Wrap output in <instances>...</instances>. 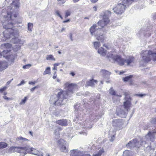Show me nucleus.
Returning a JSON list of instances; mask_svg holds the SVG:
<instances>
[{"label": "nucleus", "instance_id": "obj_49", "mask_svg": "<svg viewBox=\"0 0 156 156\" xmlns=\"http://www.w3.org/2000/svg\"><path fill=\"white\" fill-rule=\"evenodd\" d=\"M98 0H91V2L93 3L96 2Z\"/></svg>", "mask_w": 156, "mask_h": 156}, {"label": "nucleus", "instance_id": "obj_16", "mask_svg": "<svg viewBox=\"0 0 156 156\" xmlns=\"http://www.w3.org/2000/svg\"><path fill=\"white\" fill-rule=\"evenodd\" d=\"M97 81L94 80L93 79L90 80L89 81L87 82L86 84L87 86L93 87L95 83H97Z\"/></svg>", "mask_w": 156, "mask_h": 156}, {"label": "nucleus", "instance_id": "obj_11", "mask_svg": "<svg viewBox=\"0 0 156 156\" xmlns=\"http://www.w3.org/2000/svg\"><path fill=\"white\" fill-rule=\"evenodd\" d=\"M133 77V75H130L129 76L124 77L123 80L125 82L129 81V84L130 85H132L133 84V80L132 79Z\"/></svg>", "mask_w": 156, "mask_h": 156}, {"label": "nucleus", "instance_id": "obj_60", "mask_svg": "<svg viewBox=\"0 0 156 156\" xmlns=\"http://www.w3.org/2000/svg\"><path fill=\"white\" fill-rule=\"evenodd\" d=\"M70 38L71 39V40H73L72 37V35H71L70 36Z\"/></svg>", "mask_w": 156, "mask_h": 156}, {"label": "nucleus", "instance_id": "obj_47", "mask_svg": "<svg viewBox=\"0 0 156 156\" xmlns=\"http://www.w3.org/2000/svg\"><path fill=\"white\" fill-rule=\"evenodd\" d=\"M70 19H67V20H66L63 21V23H65L69 22H70Z\"/></svg>", "mask_w": 156, "mask_h": 156}, {"label": "nucleus", "instance_id": "obj_38", "mask_svg": "<svg viewBox=\"0 0 156 156\" xmlns=\"http://www.w3.org/2000/svg\"><path fill=\"white\" fill-rule=\"evenodd\" d=\"M31 66L30 64H28L23 66V68L24 69H28Z\"/></svg>", "mask_w": 156, "mask_h": 156}, {"label": "nucleus", "instance_id": "obj_39", "mask_svg": "<svg viewBox=\"0 0 156 156\" xmlns=\"http://www.w3.org/2000/svg\"><path fill=\"white\" fill-rule=\"evenodd\" d=\"M7 88V87L6 86H5L3 87L0 89V92H3V91L5 90Z\"/></svg>", "mask_w": 156, "mask_h": 156}, {"label": "nucleus", "instance_id": "obj_10", "mask_svg": "<svg viewBox=\"0 0 156 156\" xmlns=\"http://www.w3.org/2000/svg\"><path fill=\"white\" fill-rule=\"evenodd\" d=\"M68 95H66V91L61 90L60 92L58 93L57 97L58 99H61L62 100L67 98Z\"/></svg>", "mask_w": 156, "mask_h": 156}, {"label": "nucleus", "instance_id": "obj_27", "mask_svg": "<svg viewBox=\"0 0 156 156\" xmlns=\"http://www.w3.org/2000/svg\"><path fill=\"white\" fill-rule=\"evenodd\" d=\"M93 44L94 48L96 49H98L101 45L100 42L97 41L94 42H93Z\"/></svg>", "mask_w": 156, "mask_h": 156}, {"label": "nucleus", "instance_id": "obj_33", "mask_svg": "<svg viewBox=\"0 0 156 156\" xmlns=\"http://www.w3.org/2000/svg\"><path fill=\"white\" fill-rule=\"evenodd\" d=\"M96 39L98 41H100L101 42H103L104 40V37L103 35L98 36Z\"/></svg>", "mask_w": 156, "mask_h": 156}, {"label": "nucleus", "instance_id": "obj_59", "mask_svg": "<svg viewBox=\"0 0 156 156\" xmlns=\"http://www.w3.org/2000/svg\"><path fill=\"white\" fill-rule=\"evenodd\" d=\"M154 122L155 123H156V119H154Z\"/></svg>", "mask_w": 156, "mask_h": 156}, {"label": "nucleus", "instance_id": "obj_23", "mask_svg": "<svg viewBox=\"0 0 156 156\" xmlns=\"http://www.w3.org/2000/svg\"><path fill=\"white\" fill-rule=\"evenodd\" d=\"M124 94L125 96L124 98L125 100H129L130 101L131 100V98L129 96V93L128 92H124Z\"/></svg>", "mask_w": 156, "mask_h": 156}, {"label": "nucleus", "instance_id": "obj_36", "mask_svg": "<svg viewBox=\"0 0 156 156\" xmlns=\"http://www.w3.org/2000/svg\"><path fill=\"white\" fill-rule=\"evenodd\" d=\"M7 94V93L6 92H5L4 93V95H5L3 97V98L5 100H12L11 98H9L7 97L6 96H5Z\"/></svg>", "mask_w": 156, "mask_h": 156}, {"label": "nucleus", "instance_id": "obj_35", "mask_svg": "<svg viewBox=\"0 0 156 156\" xmlns=\"http://www.w3.org/2000/svg\"><path fill=\"white\" fill-rule=\"evenodd\" d=\"M55 13L56 15L58 16L62 20L63 19L62 16L60 14V12L58 10H57L56 11Z\"/></svg>", "mask_w": 156, "mask_h": 156}, {"label": "nucleus", "instance_id": "obj_42", "mask_svg": "<svg viewBox=\"0 0 156 156\" xmlns=\"http://www.w3.org/2000/svg\"><path fill=\"white\" fill-rule=\"evenodd\" d=\"M69 74L73 76H74L75 75V73L73 71H71L69 73Z\"/></svg>", "mask_w": 156, "mask_h": 156}, {"label": "nucleus", "instance_id": "obj_61", "mask_svg": "<svg viewBox=\"0 0 156 156\" xmlns=\"http://www.w3.org/2000/svg\"><path fill=\"white\" fill-rule=\"evenodd\" d=\"M58 53L59 54H61V52L60 51H58Z\"/></svg>", "mask_w": 156, "mask_h": 156}, {"label": "nucleus", "instance_id": "obj_17", "mask_svg": "<svg viewBox=\"0 0 156 156\" xmlns=\"http://www.w3.org/2000/svg\"><path fill=\"white\" fill-rule=\"evenodd\" d=\"M16 140L17 141H19L21 143H23L24 142L27 143L29 141V140L28 139L23 137L21 136L17 137L16 138Z\"/></svg>", "mask_w": 156, "mask_h": 156}, {"label": "nucleus", "instance_id": "obj_46", "mask_svg": "<svg viewBox=\"0 0 156 156\" xmlns=\"http://www.w3.org/2000/svg\"><path fill=\"white\" fill-rule=\"evenodd\" d=\"M146 95V94H136V96L139 97H142Z\"/></svg>", "mask_w": 156, "mask_h": 156}, {"label": "nucleus", "instance_id": "obj_40", "mask_svg": "<svg viewBox=\"0 0 156 156\" xmlns=\"http://www.w3.org/2000/svg\"><path fill=\"white\" fill-rule=\"evenodd\" d=\"M62 130V128L61 127H59L57 129H56L55 130L54 133H56L58 131L59 132Z\"/></svg>", "mask_w": 156, "mask_h": 156}, {"label": "nucleus", "instance_id": "obj_21", "mask_svg": "<svg viewBox=\"0 0 156 156\" xmlns=\"http://www.w3.org/2000/svg\"><path fill=\"white\" fill-rule=\"evenodd\" d=\"M97 26L96 24H94L92 26L90 29V32L91 34H94V32L96 31L97 29Z\"/></svg>", "mask_w": 156, "mask_h": 156}, {"label": "nucleus", "instance_id": "obj_9", "mask_svg": "<svg viewBox=\"0 0 156 156\" xmlns=\"http://www.w3.org/2000/svg\"><path fill=\"white\" fill-rule=\"evenodd\" d=\"M7 15L5 17V18L8 20H13V16L14 18H16L19 15L18 12L13 13L11 12H8L7 13Z\"/></svg>", "mask_w": 156, "mask_h": 156}, {"label": "nucleus", "instance_id": "obj_13", "mask_svg": "<svg viewBox=\"0 0 156 156\" xmlns=\"http://www.w3.org/2000/svg\"><path fill=\"white\" fill-rule=\"evenodd\" d=\"M57 124L62 126H66L68 125L67 121L66 119H60L56 121Z\"/></svg>", "mask_w": 156, "mask_h": 156}, {"label": "nucleus", "instance_id": "obj_28", "mask_svg": "<svg viewBox=\"0 0 156 156\" xmlns=\"http://www.w3.org/2000/svg\"><path fill=\"white\" fill-rule=\"evenodd\" d=\"M104 152V151L103 149L100 150L98 152V153L93 155V156H101L102 154Z\"/></svg>", "mask_w": 156, "mask_h": 156}, {"label": "nucleus", "instance_id": "obj_43", "mask_svg": "<svg viewBox=\"0 0 156 156\" xmlns=\"http://www.w3.org/2000/svg\"><path fill=\"white\" fill-rule=\"evenodd\" d=\"M56 71H55L54 72V75L53 76V78L54 79H55L56 77H57V74H56Z\"/></svg>", "mask_w": 156, "mask_h": 156}, {"label": "nucleus", "instance_id": "obj_20", "mask_svg": "<svg viewBox=\"0 0 156 156\" xmlns=\"http://www.w3.org/2000/svg\"><path fill=\"white\" fill-rule=\"evenodd\" d=\"M3 28L6 29H10L12 28L13 23L12 22H9L6 25L3 24Z\"/></svg>", "mask_w": 156, "mask_h": 156}, {"label": "nucleus", "instance_id": "obj_32", "mask_svg": "<svg viewBox=\"0 0 156 156\" xmlns=\"http://www.w3.org/2000/svg\"><path fill=\"white\" fill-rule=\"evenodd\" d=\"M33 25L32 23H29L28 24V30L30 31L32 30Z\"/></svg>", "mask_w": 156, "mask_h": 156}, {"label": "nucleus", "instance_id": "obj_26", "mask_svg": "<svg viewBox=\"0 0 156 156\" xmlns=\"http://www.w3.org/2000/svg\"><path fill=\"white\" fill-rule=\"evenodd\" d=\"M60 150L62 152L65 153L68 152V148H67L64 145L62 146L60 148Z\"/></svg>", "mask_w": 156, "mask_h": 156}, {"label": "nucleus", "instance_id": "obj_54", "mask_svg": "<svg viewBox=\"0 0 156 156\" xmlns=\"http://www.w3.org/2000/svg\"><path fill=\"white\" fill-rule=\"evenodd\" d=\"M57 67H55V66H54L53 68V70H57Z\"/></svg>", "mask_w": 156, "mask_h": 156}, {"label": "nucleus", "instance_id": "obj_29", "mask_svg": "<svg viewBox=\"0 0 156 156\" xmlns=\"http://www.w3.org/2000/svg\"><path fill=\"white\" fill-rule=\"evenodd\" d=\"M7 144L4 142H0V149L4 148L6 147L7 146Z\"/></svg>", "mask_w": 156, "mask_h": 156}, {"label": "nucleus", "instance_id": "obj_4", "mask_svg": "<svg viewBox=\"0 0 156 156\" xmlns=\"http://www.w3.org/2000/svg\"><path fill=\"white\" fill-rule=\"evenodd\" d=\"M1 47L2 49L4 50L2 53L0 52V58L3 55L4 57L8 59L9 56V53L11 51L12 45L9 43H7L2 44Z\"/></svg>", "mask_w": 156, "mask_h": 156}, {"label": "nucleus", "instance_id": "obj_31", "mask_svg": "<svg viewBox=\"0 0 156 156\" xmlns=\"http://www.w3.org/2000/svg\"><path fill=\"white\" fill-rule=\"evenodd\" d=\"M50 68L49 67H47L44 72L43 74L45 75L50 74Z\"/></svg>", "mask_w": 156, "mask_h": 156}, {"label": "nucleus", "instance_id": "obj_2", "mask_svg": "<svg viewBox=\"0 0 156 156\" xmlns=\"http://www.w3.org/2000/svg\"><path fill=\"white\" fill-rule=\"evenodd\" d=\"M134 0H122L113 9L115 12L117 14H121L123 13L127 6L130 5Z\"/></svg>", "mask_w": 156, "mask_h": 156}, {"label": "nucleus", "instance_id": "obj_44", "mask_svg": "<svg viewBox=\"0 0 156 156\" xmlns=\"http://www.w3.org/2000/svg\"><path fill=\"white\" fill-rule=\"evenodd\" d=\"M36 83V81H30L29 82V84H30L34 85Z\"/></svg>", "mask_w": 156, "mask_h": 156}, {"label": "nucleus", "instance_id": "obj_18", "mask_svg": "<svg viewBox=\"0 0 156 156\" xmlns=\"http://www.w3.org/2000/svg\"><path fill=\"white\" fill-rule=\"evenodd\" d=\"M80 152L78 151L77 150H73L70 151V155L71 156H79Z\"/></svg>", "mask_w": 156, "mask_h": 156}, {"label": "nucleus", "instance_id": "obj_58", "mask_svg": "<svg viewBox=\"0 0 156 156\" xmlns=\"http://www.w3.org/2000/svg\"><path fill=\"white\" fill-rule=\"evenodd\" d=\"M29 133L32 136H33V133L32 132L30 131Z\"/></svg>", "mask_w": 156, "mask_h": 156}, {"label": "nucleus", "instance_id": "obj_24", "mask_svg": "<svg viewBox=\"0 0 156 156\" xmlns=\"http://www.w3.org/2000/svg\"><path fill=\"white\" fill-rule=\"evenodd\" d=\"M46 59L48 60H51L54 61L55 60V58L52 55H47L46 57Z\"/></svg>", "mask_w": 156, "mask_h": 156}, {"label": "nucleus", "instance_id": "obj_1", "mask_svg": "<svg viewBox=\"0 0 156 156\" xmlns=\"http://www.w3.org/2000/svg\"><path fill=\"white\" fill-rule=\"evenodd\" d=\"M107 57L108 58H112L115 62H117L121 66L124 65L125 62L127 65H129L130 64L134 63L135 59L134 57L133 56H129L126 59H125L121 55H113L112 54L108 55Z\"/></svg>", "mask_w": 156, "mask_h": 156}, {"label": "nucleus", "instance_id": "obj_50", "mask_svg": "<svg viewBox=\"0 0 156 156\" xmlns=\"http://www.w3.org/2000/svg\"><path fill=\"white\" fill-rule=\"evenodd\" d=\"M24 83L25 82L24 81V80H22L21 82L19 84V85H21L22 84H24Z\"/></svg>", "mask_w": 156, "mask_h": 156}, {"label": "nucleus", "instance_id": "obj_57", "mask_svg": "<svg viewBox=\"0 0 156 156\" xmlns=\"http://www.w3.org/2000/svg\"><path fill=\"white\" fill-rule=\"evenodd\" d=\"M103 46L105 47L107 49H109L107 45H105V44L103 45Z\"/></svg>", "mask_w": 156, "mask_h": 156}, {"label": "nucleus", "instance_id": "obj_48", "mask_svg": "<svg viewBox=\"0 0 156 156\" xmlns=\"http://www.w3.org/2000/svg\"><path fill=\"white\" fill-rule=\"evenodd\" d=\"M60 64V63H55L54 64V66L57 67V66H58Z\"/></svg>", "mask_w": 156, "mask_h": 156}, {"label": "nucleus", "instance_id": "obj_63", "mask_svg": "<svg viewBox=\"0 0 156 156\" xmlns=\"http://www.w3.org/2000/svg\"><path fill=\"white\" fill-rule=\"evenodd\" d=\"M47 156H50L49 154H47Z\"/></svg>", "mask_w": 156, "mask_h": 156}, {"label": "nucleus", "instance_id": "obj_14", "mask_svg": "<svg viewBox=\"0 0 156 156\" xmlns=\"http://www.w3.org/2000/svg\"><path fill=\"white\" fill-rule=\"evenodd\" d=\"M4 37L2 39L3 41H6L10 37L11 33H10L8 30H6L3 32Z\"/></svg>", "mask_w": 156, "mask_h": 156}, {"label": "nucleus", "instance_id": "obj_64", "mask_svg": "<svg viewBox=\"0 0 156 156\" xmlns=\"http://www.w3.org/2000/svg\"><path fill=\"white\" fill-rule=\"evenodd\" d=\"M56 101H54V104H55V103H56Z\"/></svg>", "mask_w": 156, "mask_h": 156}, {"label": "nucleus", "instance_id": "obj_22", "mask_svg": "<svg viewBox=\"0 0 156 156\" xmlns=\"http://www.w3.org/2000/svg\"><path fill=\"white\" fill-rule=\"evenodd\" d=\"M154 133H156V131H155L153 132L152 133L149 131V132H148L147 135L150 137L152 136V138L151 137L150 138V140L152 141H153L154 140Z\"/></svg>", "mask_w": 156, "mask_h": 156}, {"label": "nucleus", "instance_id": "obj_34", "mask_svg": "<svg viewBox=\"0 0 156 156\" xmlns=\"http://www.w3.org/2000/svg\"><path fill=\"white\" fill-rule=\"evenodd\" d=\"M136 140V139H133L132 140L130 141L127 144V147H131V145H132L133 143H134L135 142V141Z\"/></svg>", "mask_w": 156, "mask_h": 156}, {"label": "nucleus", "instance_id": "obj_56", "mask_svg": "<svg viewBox=\"0 0 156 156\" xmlns=\"http://www.w3.org/2000/svg\"><path fill=\"white\" fill-rule=\"evenodd\" d=\"M2 64L3 63L2 62H0V68H2Z\"/></svg>", "mask_w": 156, "mask_h": 156}, {"label": "nucleus", "instance_id": "obj_51", "mask_svg": "<svg viewBox=\"0 0 156 156\" xmlns=\"http://www.w3.org/2000/svg\"><path fill=\"white\" fill-rule=\"evenodd\" d=\"M81 156H91L90 155L88 154H83L81 155Z\"/></svg>", "mask_w": 156, "mask_h": 156}, {"label": "nucleus", "instance_id": "obj_12", "mask_svg": "<svg viewBox=\"0 0 156 156\" xmlns=\"http://www.w3.org/2000/svg\"><path fill=\"white\" fill-rule=\"evenodd\" d=\"M126 101L123 102V106L125 109L128 111L131 107L132 104L131 101L129 100H126Z\"/></svg>", "mask_w": 156, "mask_h": 156}, {"label": "nucleus", "instance_id": "obj_25", "mask_svg": "<svg viewBox=\"0 0 156 156\" xmlns=\"http://www.w3.org/2000/svg\"><path fill=\"white\" fill-rule=\"evenodd\" d=\"M109 93L110 94L113 95H116L117 96H119L120 97H121V95L119 96L118 95L116 94V92L114 90L113 88L112 87H111L110 88L109 90Z\"/></svg>", "mask_w": 156, "mask_h": 156}, {"label": "nucleus", "instance_id": "obj_52", "mask_svg": "<svg viewBox=\"0 0 156 156\" xmlns=\"http://www.w3.org/2000/svg\"><path fill=\"white\" fill-rule=\"evenodd\" d=\"M93 9L94 11H96L97 10V7L96 6L93 7Z\"/></svg>", "mask_w": 156, "mask_h": 156}, {"label": "nucleus", "instance_id": "obj_6", "mask_svg": "<svg viewBox=\"0 0 156 156\" xmlns=\"http://www.w3.org/2000/svg\"><path fill=\"white\" fill-rule=\"evenodd\" d=\"M24 152L30 153L33 154L43 156V153L38 151L36 149L33 147H30L29 146L27 145L24 147Z\"/></svg>", "mask_w": 156, "mask_h": 156}, {"label": "nucleus", "instance_id": "obj_15", "mask_svg": "<svg viewBox=\"0 0 156 156\" xmlns=\"http://www.w3.org/2000/svg\"><path fill=\"white\" fill-rule=\"evenodd\" d=\"M11 4L15 9H18L20 7V0H13Z\"/></svg>", "mask_w": 156, "mask_h": 156}, {"label": "nucleus", "instance_id": "obj_55", "mask_svg": "<svg viewBox=\"0 0 156 156\" xmlns=\"http://www.w3.org/2000/svg\"><path fill=\"white\" fill-rule=\"evenodd\" d=\"M65 30V29L64 28H63L61 30V32H62L63 31H64Z\"/></svg>", "mask_w": 156, "mask_h": 156}, {"label": "nucleus", "instance_id": "obj_5", "mask_svg": "<svg viewBox=\"0 0 156 156\" xmlns=\"http://www.w3.org/2000/svg\"><path fill=\"white\" fill-rule=\"evenodd\" d=\"M64 89L67 90L66 91V95H69V92L73 93V90L76 88H77V86L76 83H70L69 82L66 83L64 84Z\"/></svg>", "mask_w": 156, "mask_h": 156}, {"label": "nucleus", "instance_id": "obj_3", "mask_svg": "<svg viewBox=\"0 0 156 156\" xmlns=\"http://www.w3.org/2000/svg\"><path fill=\"white\" fill-rule=\"evenodd\" d=\"M111 15V12L108 10L104 11L101 14L100 17L102 18V19L100 20L97 23L98 26L101 27L100 28H102L109 23L110 20L109 18Z\"/></svg>", "mask_w": 156, "mask_h": 156}, {"label": "nucleus", "instance_id": "obj_41", "mask_svg": "<svg viewBox=\"0 0 156 156\" xmlns=\"http://www.w3.org/2000/svg\"><path fill=\"white\" fill-rule=\"evenodd\" d=\"M39 87V86L37 85L36 86L30 89L31 91L33 92L35 90V89L38 88Z\"/></svg>", "mask_w": 156, "mask_h": 156}, {"label": "nucleus", "instance_id": "obj_45", "mask_svg": "<svg viewBox=\"0 0 156 156\" xmlns=\"http://www.w3.org/2000/svg\"><path fill=\"white\" fill-rule=\"evenodd\" d=\"M101 72L103 73V74L104 73H108V71L105 70V69H102L101 70Z\"/></svg>", "mask_w": 156, "mask_h": 156}, {"label": "nucleus", "instance_id": "obj_53", "mask_svg": "<svg viewBox=\"0 0 156 156\" xmlns=\"http://www.w3.org/2000/svg\"><path fill=\"white\" fill-rule=\"evenodd\" d=\"M125 71H120L119 73V74L121 75L122 74L124 73H125Z\"/></svg>", "mask_w": 156, "mask_h": 156}, {"label": "nucleus", "instance_id": "obj_7", "mask_svg": "<svg viewBox=\"0 0 156 156\" xmlns=\"http://www.w3.org/2000/svg\"><path fill=\"white\" fill-rule=\"evenodd\" d=\"M151 55L153 61L154 62L156 61V52H153L151 50L148 51L147 56H143V59L144 62H148L151 60Z\"/></svg>", "mask_w": 156, "mask_h": 156}, {"label": "nucleus", "instance_id": "obj_30", "mask_svg": "<svg viewBox=\"0 0 156 156\" xmlns=\"http://www.w3.org/2000/svg\"><path fill=\"white\" fill-rule=\"evenodd\" d=\"M71 14V12L69 10H66L65 12V18H66Z\"/></svg>", "mask_w": 156, "mask_h": 156}, {"label": "nucleus", "instance_id": "obj_19", "mask_svg": "<svg viewBox=\"0 0 156 156\" xmlns=\"http://www.w3.org/2000/svg\"><path fill=\"white\" fill-rule=\"evenodd\" d=\"M98 52L102 55L105 56L106 55L107 51L105 50L103 48L101 47L98 49Z\"/></svg>", "mask_w": 156, "mask_h": 156}, {"label": "nucleus", "instance_id": "obj_37", "mask_svg": "<svg viewBox=\"0 0 156 156\" xmlns=\"http://www.w3.org/2000/svg\"><path fill=\"white\" fill-rule=\"evenodd\" d=\"M27 99V97H25L22 100L21 102L20 103V104L22 105L24 104L25 103Z\"/></svg>", "mask_w": 156, "mask_h": 156}, {"label": "nucleus", "instance_id": "obj_8", "mask_svg": "<svg viewBox=\"0 0 156 156\" xmlns=\"http://www.w3.org/2000/svg\"><path fill=\"white\" fill-rule=\"evenodd\" d=\"M24 147H10L9 149V151L10 153L17 152L18 153H24Z\"/></svg>", "mask_w": 156, "mask_h": 156}, {"label": "nucleus", "instance_id": "obj_62", "mask_svg": "<svg viewBox=\"0 0 156 156\" xmlns=\"http://www.w3.org/2000/svg\"><path fill=\"white\" fill-rule=\"evenodd\" d=\"M57 80V81H58V82H59V81H60V80H59V79H58Z\"/></svg>", "mask_w": 156, "mask_h": 156}]
</instances>
